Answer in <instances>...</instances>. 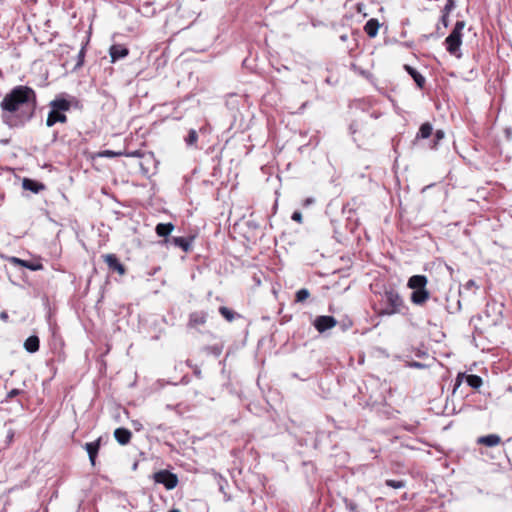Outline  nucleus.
Here are the masks:
<instances>
[{"label": "nucleus", "mask_w": 512, "mask_h": 512, "mask_svg": "<svg viewBox=\"0 0 512 512\" xmlns=\"http://www.w3.org/2000/svg\"><path fill=\"white\" fill-rule=\"evenodd\" d=\"M345 504H346V508L350 512H360L359 509H358L357 504L354 503L353 501L345 500Z\"/></svg>", "instance_id": "obj_30"}, {"label": "nucleus", "mask_w": 512, "mask_h": 512, "mask_svg": "<svg viewBox=\"0 0 512 512\" xmlns=\"http://www.w3.org/2000/svg\"><path fill=\"white\" fill-rule=\"evenodd\" d=\"M105 154L108 155V156L114 155V153L111 152V151H106Z\"/></svg>", "instance_id": "obj_43"}, {"label": "nucleus", "mask_w": 512, "mask_h": 512, "mask_svg": "<svg viewBox=\"0 0 512 512\" xmlns=\"http://www.w3.org/2000/svg\"><path fill=\"white\" fill-rule=\"evenodd\" d=\"M465 27L464 21H457L451 33L445 39V45L447 51L456 56L461 57L460 46L462 44V31Z\"/></svg>", "instance_id": "obj_4"}, {"label": "nucleus", "mask_w": 512, "mask_h": 512, "mask_svg": "<svg viewBox=\"0 0 512 512\" xmlns=\"http://www.w3.org/2000/svg\"><path fill=\"white\" fill-rule=\"evenodd\" d=\"M454 7H455V2H454V0H447V3H446V5H445V7H444L443 12H445V13H448V14H449V12H450L452 9H454Z\"/></svg>", "instance_id": "obj_33"}, {"label": "nucleus", "mask_w": 512, "mask_h": 512, "mask_svg": "<svg viewBox=\"0 0 512 512\" xmlns=\"http://www.w3.org/2000/svg\"><path fill=\"white\" fill-rule=\"evenodd\" d=\"M84 56H85V47H82L78 53V61H77V65H76L77 67H80L83 65Z\"/></svg>", "instance_id": "obj_31"}, {"label": "nucleus", "mask_w": 512, "mask_h": 512, "mask_svg": "<svg viewBox=\"0 0 512 512\" xmlns=\"http://www.w3.org/2000/svg\"><path fill=\"white\" fill-rule=\"evenodd\" d=\"M434 138L435 139L433 140V145L431 146L433 149L436 148L438 141L444 138V132L442 130H437L435 132Z\"/></svg>", "instance_id": "obj_28"}, {"label": "nucleus", "mask_w": 512, "mask_h": 512, "mask_svg": "<svg viewBox=\"0 0 512 512\" xmlns=\"http://www.w3.org/2000/svg\"><path fill=\"white\" fill-rule=\"evenodd\" d=\"M441 21H442V23L444 24L445 27L448 26V13H445V12L443 13Z\"/></svg>", "instance_id": "obj_38"}, {"label": "nucleus", "mask_w": 512, "mask_h": 512, "mask_svg": "<svg viewBox=\"0 0 512 512\" xmlns=\"http://www.w3.org/2000/svg\"><path fill=\"white\" fill-rule=\"evenodd\" d=\"M207 321V313L203 311L193 312L189 316L188 326L191 328H196L199 325H204Z\"/></svg>", "instance_id": "obj_15"}, {"label": "nucleus", "mask_w": 512, "mask_h": 512, "mask_svg": "<svg viewBox=\"0 0 512 512\" xmlns=\"http://www.w3.org/2000/svg\"><path fill=\"white\" fill-rule=\"evenodd\" d=\"M379 23L376 19H370L364 26V31L369 37H375L378 33Z\"/></svg>", "instance_id": "obj_20"}, {"label": "nucleus", "mask_w": 512, "mask_h": 512, "mask_svg": "<svg viewBox=\"0 0 512 512\" xmlns=\"http://www.w3.org/2000/svg\"><path fill=\"white\" fill-rule=\"evenodd\" d=\"M477 443L487 447H494L501 443V438L497 434H488L479 437Z\"/></svg>", "instance_id": "obj_17"}, {"label": "nucleus", "mask_w": 512, "mask_h": 512, "mask_svg": "<svg viewBox=\"0 0 512 512\" xmlns=\"http://www.w3.org/2000/svg\"><path fill=\"white\" fill-rule=\"evenodd\" d=\"M10 262L13 263V264H16V265H24L23 263V260L22 259H19L17 257H11L10 258Z\"/></svg>", "instance_id": "obj_37"}, {"label": "nucleus", "mask_w": 512, "mask_h": 512, "mask_svg": "<svg viewBox=\"0 0 512 512\" xmlns=\"http://www.w3.org/2000/svg\"><path fill=\"white\" fill-rule=\"evenodd\" d=\"M313 201L314 200L312 198H308V199H306V204L308 205V204L312 203Z\"/></svg>", "instance_id": "obj_42"}, {"label": "nucleus", "mask_w": 512, "mask_h": 512, "mask_svg": "<svg viewBox=\"0 0 512 512\" xmlns=\"http://www.w3.org/2000/svg\"><path fill=\"white\" fill-rule=\"evenodd\" d=\"M174 230L172 223H159L156 225L155 231L160 237H167Z\"/></svg>", "instance_id": "obj_22"}, {"label": "nucleus", "mask_w": 512, "mask_h": 512, "mask_svg": "<svg viewBox=\"0 0 512 512\" xmlns=\"http://www.w3.org/2000/svg\"><path fill=\"white\" fill-rule=\"evenodd\" d=\"M428 283L427 277L424 275H413L409 278L407 286L410 289L418 290L425 289Z\"/></svg>", "instance_id": "obj_12"}, {"label": "nucleus", "mask_w": 512, "mask_h": 512, "mask_svg": "<svg viewBox=\"0 0 512 512\" xmlns=\"http://www.w3.org/2000/svg\"><path fill=\"white\" fill-rule=\"evenodd\" d=\"M114 437L120 445H127L131 440L132 433L130 430L120 427L115 429Z\"/></svg>", "instance_id": "obj_16"}, {"label": "nucleus", "mask_w": 512, "mask_h": 512, "mask_svg": "<svg viewBox=\"0 0 512 512\" xmlns=\"http://www.w3.org/2000/svg\"><path fill=\"white\" fill-rule=\"evenodd\" d=\"M169 512H181L179 509H172Z\"/></svg>", "instance_id": "obj_45"}, {"label": "nucleus", "mask_w": 512, "mask_h": 512, "mask_svg": "<svg viewBox=\"0 0 512 512\" xmlns=\"http://www.w3.org/2000/svg\"><path fill=\"white\" fill-rule=\"evenodd\" d=\"M433 127L429 122L423 123L416 135V140L427 139L432 135Z\"/></svg>", "instance_id": "obj_21"}, {"label": "nucleus", "mask_w": 512, "mask_h": 512, "mask_svg": "<svg viewBox=\"0 0 512 512\" xmlns=\"http://www.w3.org/2000/svg\"><path fill=\"white\" fill-rule=\"evenodd\" d=\"M219 312L229 322L234 319V312L225 306H221Z\"/></svg>", "instance_id": "obj_26"}, {"label": "nucleus", "mask_w": 512, "mask_h": 512, "mask_svg": "<svg viewBox=\"0 0 512 512\" xmlns=\"http://www.w3.org/2000/svg\"><path fill=\"white\" fill-rule=\"evenodd\" d=\"M310 296V292L308 289L306 288H302L300 290H298L296 292V295H295V301L296 302H303L305 301L306 299H308Z\"/></svg>", "instance_id": "obj_25"}, {"label": "nucleus", "mask_w": 512, "mask_h": 512, "mask_svg": "<svg viewBox=\"0 0 512 512\" xmlns=\"http://www.w3.org/2000/svg\"><path fill=\"white\" fill-rule=\"evenodd\" d=\"M475 287H476V283H475L474 280H469L464 285V288L467 289V290H471L472 288H475Z\"/></svg>", "instance_id": "obj_36"}, {"label": "nucleus", "mask_w": 512, "mask_h": 512, "mask_svg": "<svg viewBox=\"0 0 512 512\" xmlns=\"http://www.w3.org/2000/svg\"><path fill=\"white\" fill-rule=\"evenodd\" d=\"M198 141V133L195 129H190L187 137L185 138V143L187 146L192 147L196 146Z\"/></svg>", "instance_id": "obj_24"}, {"label": "nucleus", "mask_w": 512, "mask_h": 512, "mask_svg": "<svg viewBox=\"0 0 512 512\" xmlns=\"http://www.w3.org/2000/svg\"><path fill=\"white\" fill-rule=\"evenodd\" d=\"M36 104V93L32 88L24 85L14 87L0 102L3 122L13 127L19 122L30 120Z\"/></svg>", "instance_id": "obj_1"}, {"label": "nucleus", "mask_w": 512, "mask_h": 512, "mask_svg": "<svg viewBox=\"0 0 512 512\" xmlns=\"http://www.w3.org/2000/svg\"><path fill=\"white\" fill-rule=\"evenodd\" d=\"M465 380L466 383L474 389H478L481 387L483 381L482 378L478 375L474 374H465V373H459L456 378V383L454 387V391L461 385L462 381Z\"/></svg>", "instance_id": "obj_6"}, {"label": "nucleus", "mask_w": 512, "mask_h": 512, "mask_svg": "<svg viewBox=\"0 0 512 512\" xmlns=\"http://www.w3.org/2000/svg\"><path fill=\"white\" fill-rule=\"evenodd\" d=\"M100 446H101V438H98L97 440H95L93 442H88L84 445V448L88 453L89 460H90L92 466H94L96 463V457L99 452Z\"/></svg>", "instance_id": "obj_9"}, {"label": "nucleus", "mask_w": 512, "mask_h": 512, "mask_svg": "<svg viewBox=\"0 0 512 512\" xmlns=\"http://www.w3.org/2000/svg\"><path fill=\"white\" fill-rule=\"evenodd\" d=\"M153 479L156 483L162 484L167 490L174 489L178 484L177 475L168 470H160L154 473Z\"/></svg>", "instance_id": "obj_5"}, {"label": "nucleus", "mask_w": 512, "mask_h": 512, "mask_svg": "<svg viewBox=\"0 0 512 512\" xmlns=\"http://www.w3.org/2000/svg\"><path fill=\"white\" fill-rule=\"evenodd\" d=\"M291 219L293 221L301 223L302 222V214L299 211H295V212H293Z\"/></svg>", "instance_id": "obj_34"}, {"label": "nucleus", "mask_w": 512, "mask_h": 512, "mask_svg": "<svg viewBox=\"0 0 512 512\" xmlns=\"http://www.w3.org/2000/svg\"><path fill=\"white\" fill-rule=\"evenodd\" d=\"M347 39H348V35H347V34H342V35H340V40H341L342 42H346V41H347Z\"/></svg>", "instance_id": "obj_41"}, {"label": "nucleus", "mask_w": 512, "mask_h": 512, "mask_svg": "<svg viewBox=\"0 0 512 512\" xmlns=\"http://www.w3.org/2000/svg\"><path fill=\"white\" fill-rule=\"evenodd\" d=\"M22 391L19 390V389H12L11 391L8 392L7 394V398L11 399L13 397H16L18 396Z\"/></svg>", "instance_id": "obj_35"}, {"label": "nucleus", "mask_w": 512, "mask_h": 512, "mask_svg": "<svg viewBox=\"0 0 512 512\" xmlns=\"http://www.w3.org/2000/svg\"><path fill=\"white\" fill-rule=\"evenodd\" d=\"M313 324L318 332L323 333L326 330H329V329L335 327L337 324V320L333 316L323 315V316H318L314 320Z\"/></svg>", "instance_id": "obj_7"}, {"label": "nucleus", "mask_w": 512, "mask_h": 512, "mask_svg": "<svg viewBox=\"0 0 512 512\" xmlns=\"http://www.w3.org/2000/svg\"><path fill=\"white\" fill-rule=\"evenodd\" d=\"M129 155L130 156H136V155H138V152H133V153H130Z\"/></svg>", "instance_id": "obj_46"}, {"label": "nucleus", "mask_w": 512, "mask_h": 512, "mask_svg": "<svg viewBox=\"0 0 512 512\" xmlns=\"http://www.w3.org/2000/svg\"><path fill=\"white\" fill-rule=\"evenodd\" d=\"M132 424L135 430L140 431L142 429V424L139 421L135 420L132 422Z\"/></svg>", "instance_id": "obj_39"}, {"label": "nucleus", "mask_w": 512, "mask_h": 512, "mask_svg": "<svg viewBox=\"0 0 512 512\" xmlns=\"http://www.w3.org/2000/svg\"><path fill=\"white\" fill-rule=\"evenodd\" d=\"M407 366L410 368H416V369H423L426 367L425 364L417 362V361H411L407 363Z\"/></svg>", "instance_id": "obj_32"}, {"label": "nucleus", "mask_w": 512, "mask_h": 512, "mask_svg": "<svg viewBox=\"0 0 512 512\" xmlns=\"http://www.w3.org/2000/svg\"><path fill=\"white\" fill-rule=\"evenodd\" d=\"M40 347V340L38 336L32 335L28 337L24 342V348L29 353H35L39 350Z\"/></svg>", "instance_id": "obj_18"}, {"label": "nucleus", "mask_w": 512, "mask_h": 512, "mask_svg": "<svg viewBox=\"0 0 512 512\" xmlns=\"http://www.w3.org/2000/svg\"><path fill=\"white\" fill-rule=\"evenodd\" d=\"M194 374H195L198 378H200V377H201V370H200L197 366H195V368H194Z\"/></svg>", "instance_id": "obj_40"}, {"label": "nucleus", "mask_w": 512, "mask_h": 512, "mask_svg": "<svg viewBox=\"0 0 512 512\" xmlns=\"http://www.w3.org/2000/svg\"><path fill=\"white\" fill-rule=\"evenodd\" d=\"M193 238H185V237H172L171 239H166L165 242H171L176 247L181 248L184 252H188L191 249Z\"/></svg>", "instance_id": "obj_13"}, {"label": "nucleus", "mask_w": 512, "mask_h": 512, "mask_svg": "<svg viewBox=\"0 0 512 512\" xmlns=\"http://www.w3.org/2000/svg\"><path fill=\"white\" fill-rule=\"evenodd\" d=\"M405 70L413 78V80L415 81L416 85L419 88H423V86L425 84L424 76H422L415 68H413V67H411L409 65H405Z\"/></svg>", "instance_id": "obj_19"}, {"label": "nucleus", "mask_w": 512, "mask_h": 512, "mask_svg": "<svg viewBox=\"0 0 512 512\" xmlns=\"http://www.w3.org/2000/svg\"><path fill=\"white\" fill-rule=\"evenodd\" d=\"M382 303L384 305L378 311L379 315L391 316L394 314H403L407 309L403 298L395 289H386L382 295Z\"/></svg>", "instance_id": "obj_2"}, {"label": "nucleus", "mask_w": 512, "mask_h": 512, "mask_svg": "<svg viewBox=\"0 0 512 512\" xmlns=\"http://www.w3.org/2000/svg\"><path fill=\"white\" fill-rule=\"evenodd\" d=\"M24 265H21L22 267L28 268L32 271H36L41 268L40 264H33L29 261L23 260Z\"/></svg>", "instance_id": "obj_29"}, {"label": "nucleus", "mask_w": 512, "mask_h": 512, "mask_svg": "<svg viewBox=\"0 0 512 512\" xmlns=\"http://www.w3.org/2000/svg\"><path fill=\"white\" fill-rule=\"evenodd\" d=\"M430 297V293L427 289L413 290L411 294V302L415 305H423Z\"/></svg>", "instance_id": "obj_14"}, {"label": "nucleus", "mask_w": 512, "mask_h": 512, "mask_svg": "<svg viewBox=\"0 0 512 512\" xmlns=\"http://www.w3.org/2000/svg\"><path fill=\"white\" fill-rule=\"evenodd\" d=\"M1 317H2V318H4V319H6L8 316H7V314H6V313H2V314H1Z\"/></svg>", "instance_id": "obj_44"}, {"label": "nucleus", "mask_w": 512, "mask_h": 512, "mask_svg": "<svg viewBox=\"0 0 512 512\" xmlns=\"http://www.w3.org/2000/svg\"><path fill=\"white\" fill-rule=\"evenodd\" d=\"M104 262L107 264L109 270L117 272L120 275H124L126 269L124 265L119 261L115 254H106L103 256Z\"/></svg>", "instance_id": "obj_8"}, {"label": "nucleus", "mask_w": 512, "mask_h": 512, "mask_svg": "<svg viewBox=\"0 0 512 512\" xmlns=\"http://www.w3.org/2000/svg\"><path fill=\"white\" fill-rule=\"evenodd\" d=\"M385 483L387 486L394 488V489H400V488L405 487V482L401 481V480L388 479V480H386Z\"/></svg>", "instance_id": "obj_27"}, {"label": "nucleus", "mask_w": 512, "mask_h": 512, "mask_svg": "<svg viewBox=\"0 0 512 512\" xmlns=\"http://www.w3.org/2000/svg\"><path fill=\"white\" fill-rule=\"evenodd\" d=\"M51 110L48 113L46 119V125L48 127L54 126L56 123H66L67 116L65 112L71 108V103L64 98H55L49 104Z\"/></svg>", "instance_id": "obj_3"}, {"label": "nucleus", "mask_w": 512, "mask_h": 512, "mask_svg": "<svg viewBox=\"0 0 512 512\" xmlns=\"http://www.w3.org/2000/svg\"><path fill=\"white\" fill-rule=\"evenodd\" d=\"M485 315L488 318H490V317L492 318L491 322L493 324H497L500 321V319H501L500 306L496 302L488 303L486 305Z\"/></svg>", "instance_id": "obj_11"}, {"label": "nucleus", "mask_w": 512, "mask_h": 512, "mask_svg": "<svg viewBox=\"0 0 512 512\" xmlns=\"http://www.w3.org/2000/svg\"><path fill=\"white\" fill-rule=\"evenodd\" d=\"M128 54V48L119 44L112 45L109 49V55L111 57L112 63H115L116 61L125 58Z\"/></svg>", "instance_id": "obj_10"}, {"label": "nucleus", "mask_w": 512, "mask_h": 512, "mask_svg": "<svg viewBox=\"0 0 512 512\" xmlns=\"http://www.w3.org/2000/svg\"><path fill=\"white\" fill-rule=\"evenodd\" d=\"M22 185L24 189L32 191L34 193H38L40 190L44 189L43 184L38 183L31 179H24Z\"/></svg>", "instance_id": "obj_23"}]
</instances>
